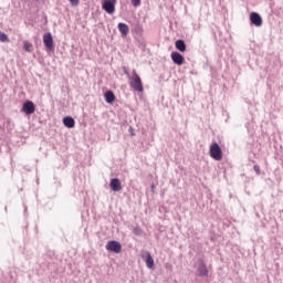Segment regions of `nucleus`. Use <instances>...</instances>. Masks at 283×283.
Wrapping results in <instances>:
<instances>
[{
    "instance_id": "obj_18",
    "label": "nucleus",
    "mask_w": 283,
    "mask_h": 283,
    "mask_svg": "<svg viewBox=\"0 0 283 283\" xmlns=\"http://www.w3.org/2000/svg\"><path fill=\"white\" fill-rule=\"evenodd\" d=\"M132 3L135 8H138V6H140V0H132Z\"/></svg>"
},
{
    "instance_id": "obj_7",
    "label": "nucleus",
    "mask_w": 283,
    "mask_h": 283,
    "mask_svg": "<svg viewBox=\"0 0 283 283\" xmlns=\"http://www.w3.org/2000/svg\"><path fill=\"white\" fill-rule=\"evenodd\" d=\"M250 23L256 28L262 27V15H260L258 12H252L250 14Z\"/></svg>"
},
{
    "instance_id": "obj_8",
    "label": "nucleus",
    "mask_w": 283,
    "mask_h": 283,
    "mask_svg": "<svg viewBox=\"0 0 283 283\" xmlns=\"http://www.w3.org/2000/svg\"><path fill=\"white\" fill-rule=\"evenodd\" d=\"M170 59L175 65H182L185 63V56H182V54H180L178 51H174Z\"/></svg>"
},
{
    "instance_id": "obj_16",
    "label": "nucleus",
    "mask_w": 283,
    "mask_h": 283,
    "mask_svg": "<svg viewBox=\"0 0 283 283\" xmlns=\"http://www.w3.org/2000/svg\"><path fill=\"white\" fill-rule=\"evenodd\" d=\"M23 49H24V52H32V43L24 41Z\"/></svg>"
},
{
    "instance_id": "obj_23",
    "label": "nucleus",
    "mask_w": 283,
    "mask_h": 283,
    "mask_svg": "<svg viewBox=\"0 0 283 283\" xmlns=\"http://www.w3.org/2000/svg\"><path fill=\"white\" fill-rule=\"evenodd\" d=\"M150 189H151V192L154 193V191H156V185L151 184Z\"/></svg>"
},
{
    "instance_id": "obj_13",
    "label": "nucleus",
    "mask_w": 283,
    "mask_h": 283,
    "mask_svg": "<svg viewBox=\"0 0 283 283\" xmlns=\"http://www.w3.org/2000/svg\"><path fill=\"white\" fill-rule=\"evenodd\" d=\"M175 48L179 52H187V43L185 42V40H177L175 42Z\"/></svg>"
},
{
    "instance_id": "obj_9",
    "label": "nucleus",
    "mask_w": 283,
    "mask_h": 283,
    "mask_svg": "<svg viewBox=\"0 0 283 283\" xmlns=\"http://www.w3.org/2000/svg\"><path fill=\"white\" fill-rule=\"evenodd\" d=\"M143 260H146V265L148 269H154V258H151V252L146 251L143 255H142Z\"/></svg>"
},
{
    "instance_id": "obj_19",
    "label": "nucleus",
    "mask_w": 283,
    "mask_h": 283,
    "mask_svg": "<svg viewBox=\"0 0 283 283\" xmlns=\"http://www.w3.org/2000/svg\"><path fill=\"white\" fill-rule=\"evenodd\" d=\"M253 169H254L256 176H260V166L254 165V166H253Z\"/></svg>"
},
{
    "instance_id": "obj_12",
    "label": "nucleus",
    "mask_w": 283,
    "mask_h": 283,
    "mask_svg": "<svg viewBox=\"0 0 283 283\" xmlns=\"http://www.w3.org/2000/svg\"><path fill=\"white\" fill-rule=\"evenodd\" d=\"M63 125L64 127H67L69 129H72L74 125H76V122L72 116H66L63 118Z\"/></svg>"
},
{
    "instance_id": "obj_21",
    "label": "nucleus",
    "mask_w": 283,
    "mask_h": 283,
    "mask_svg": "<svg viewBox=\"0 0 283 283\" xmlns=\"http://www.w3.org/2000/svg\"><path fill=\"white\" fill-rule=\"evenodd\" d=\"M124 74L129 78L132 77V75L129 74V71L127 70V67L124 66Z\"/></svg>"
},
{
    "instance_id": "obj_11",
    "label": "nucleus",
    "mask_w": 283,
    "mask_h": 283,
    "mask_svg": "<svg viewBox=\"0 0 283 283\" xmlns=\"http://www.w3.org/2000/svg\"><path fill=\"white\" fill-rule=\"evenodd\" d=\"M198 275L199 277H207L209 275V270L207 269V265L205 262H201L198 266Z\"/></svg>"
},
{
    "instance_id": "obj_14",
    "label": "nucleus",
    "mask_w": 283,
    "mask_h": 283,
    "mask_svg": "<svg viewBox=\"0 0 283 283\" xmlns=\"http://www.w3.org/2000/svg\"><path fill=\"white\" fill-rule=\"evenodd\" d=\"M117 28L122 36H127V34H129V27L126 23L119 22Z\"/></svg>"
},
{
    "instance_id": "obj_10",
    "label": "nucleus",
    "mask_w": 283,
    "mask_h": 283,
    "mask_svg": "<svg viewBox=\"0 0 283 283\" xmlns=\"http://www.w3.org/2000/svg\"><path fill=\"white\" fill-rule=\"evenodd\" d=\"M109 187L112 191H120V189H123V186L120 185V180L118 178H113L111 180Z\"/></svg>"
},
{
    "instance_id": "obj_5",
    "label": "nucleus",
    "mask_w": 283,
    "mask_h": 283,
    "mask_svg": "<svg viewBox=\"0 0 283 283\" xmlns=\"http://www.w3.org/2000/svg\"><path fill=\"white\" fill-rule=\"evenodd\" d=\"M106 250L112 253H120L123 251V245L118 241H108L106 244Z\"/></svg>"
},
{
    "instance_id": "obj_17",
    "label": "nucleus",
    "mask_w": 283,
    "mask_h": 283,
    "mask_svg": "<svg viewBox=\"0 0 283 283\" xmlns=\"http://www.w3.org/2000/svg\"><path fill=\"white\" fill-rule=\"evenodd\" d=\"M0 41L2 43H6V41H8V34L0 31Z\"/></svg>"
},
{
    "instance_id": "obj_15",
    "label": "nucleus",
    "mask_w": 283,
    "mask_h": 283,
    "mask_svg": "<svg viewBox=\"0 0 283 283\" xmlns=\"http://www.w3.org/2000/svg\"><path fill=\"white\" fill-rule=\"evenodd\" d=\"M104 98H105L106 103H109L112 105V103H114V101H116V95H114L113 91H107L104 94Z\"/></svg>"
},
{
    "instance_id": "obj_6",
    "label": "nucleus",
    "mask_w": 283,
    "mask_h": 283,
    "mask_svg": "<svg viewBox=\"0 0 283 283\" xmlns=\"http://www.w3.org/2000/svg\"><path fill=\"white\" fill-rule=\"evenodd\" d=\"M43 43L49 52H52V50H54V38H52V33H44Z\"/></svg>"
},
{
    "instance_id": "obj_3",
    "label": "nucleus",
    "mask_w": 283,
    "mask_h": 283,
    "mask_svg": "<svg viewBox=\"0 0 283 283\" xmlns=\"http://www.w3.org/2000/svg\"><path fill=\"white\" fill-rule=\"evenodd\" d=\"M102 8L107 14H114L116 12V0H103Z\"/></svg>"
},
{
    "instance_id": "obj_2",
    "label": "nucleus",
    "mask_w": 283,
    "mask_h": 283,
    "mask_svg": "<svg viewBox=\"0 0 283 283\" xmlns=\"http://www.w3.org/2000/svg\"><path fill=\"white\" fill-rule=\"evenodd\" d=\"M209 154L213 160H222V148H220L218 143L211 144Z\"/></svg>"
},
{
    "instance_id": "obj_20",
    "label": "nucleus",
    "mask_w": 283,
    "mask_h": 283,
    "mask_svg": "<svg viewBox=\"0 0 283 283\" xmlns=\"http://www.w3.org/2000/svg\"><path fill=\"white\" fill-rule=\"evenodd\" d=\"M133 233H135V235H140V228H134Z\"/></svg>"
},
{
    "instance_id": "obj_4",
    "label": "nucleus",
    "mask_w": 283,
    "mask_h": 283,
    "mask_svg": "<svg viewBox=\"0 0 283 283\" xmlns=\"http://www.w3.org/2000/svg\"><path fill=\"white\" fill-rule=\"evenodd\" d=\"M22 112L27 114V116H30L36 112V105H34L32 101H27L22 105Z\"/></svg>"
},
{
    "instance_id": "obj_24",
    "label": "nucleus",
    "mask_w": 283,
    "mask_h": 283,
    "mask_svg": "<svg viewBox=\"0 0 283 283\" xmlns=\"http://www.w3.org/2000/svg\"><path fill=\"white\" fill-rule=\"evenodd\" d=\"M129 133H130L132 136H134V128L130 127Z\"/></svg>"
},
{
    "instance_id": "obj_1",
    "label": "nucleus",
    "mask_w": 283,
    "mask_h": 283,
    "mask_svg": "<svg viewBox=\"0 0 283 283\" xmlns=\"http://www.w3.org/2000/svg\"><path fill=\"white\" fill-rule=\"evenodd\" d=\"M129 85L135 92H143V80H140V75L136 73V70H133V74L129 77Z\"/></svg>"
},
{
    "instance_id": "obj_22",
    "label": "nucleus",
    "mask_w": 283,
    "mask_h": 283,
    "mask_svg": "<svg viewBox=\"0 0 283 283\" xmlns=\"http://www.w3.org/2000/svg\"><path fill=\"white\" fill-rule=\"evenodd\" d=\"M71 6H78V0H70Z\"/></svg>"
}]
</instances>
